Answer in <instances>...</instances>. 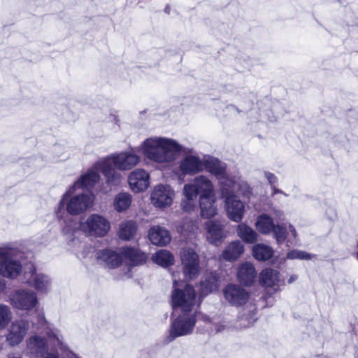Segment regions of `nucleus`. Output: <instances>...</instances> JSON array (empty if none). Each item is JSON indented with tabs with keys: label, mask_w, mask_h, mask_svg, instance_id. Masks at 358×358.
Listing matches in <instances>:
<instances>
[{
	"label": "nucleus",
	"mask_w": 358,
	"mask_h": 358,
	"mask_svg": "<svg viewBox=\"0 0 358 358\" xmlns=\"http://www.w3.org/2000/svg\"><path fill=\"white\" fill-rule=\"evenodd\" d=\"M228 188L230 194H235L238 192L243 196L248 197L252 193V189L250 185L244 180H243L238 174H233L227 182Z\"/></svg>",
	"instance_id": "393cba45"
},
{
	"label": "nucleus",
	"mask_w": 358,
	"mask_h": 358,
	"mask_svg": "<svg viewBox=\"0 0 358 358\" xmlns=\"http://www.w3.org/2000/svg\"><path fill=\"white\" fill-rule=\"evenodd\" d=\"M17 250L10 246L0 248V275L8 279H15L21 273L22 265L15 257Z\"/></svg>",
	"instance_id": "9d476101"
},
{
	"label": "nucleus",
	"mask_w": 358,
	"mask_h": 358,
	"mask_svg": "<svg viewBox=\"0 0 358 358\" xmlns=\"http://www.w3.org/2000/svg\"><path fill=\"white\" fill-rule=\"evenodd\" d=\"M275 226L273 219L267 214L259 215L255 222L257 230L265 235L272 233Z\"/></svg>",
	"instance_id": "7c9ffc66"
},
{
	"label": "nucleus",
	"mask_w": 358,
	"mask_h": 358,
	"mask_svg": "<svg viewBox=\"0 0 358 358\" xmlns=\"http://www.w3.org/2000/svg\"><path fill=\"white\" fill-rule=\"evenodd\" d=\"M236 231L238 236L246 243L253 244L258 241L257 233L245 223L239 224Z\"/></svg>",
	"instance_id": "2f4dec72"
},
{
	"label": "nucleus",
	"mask_w": 358,
	"mask_h": 358,
	"mask_svg": "<svg viewBox=\"0 0 358 358\" xmlns=\"http://www.w3.org/2000/svg\"><path fill=\"white\" fill-rule=\"evenodd\" d=\"M105 164L100 159L96 162L92 166L71 185L76 189H87L92 188L100 179L99 172H101L106 178V182L110 185H113V182L109 181L110 174L106 173Z\"/></svg>",
	"instance_id": "9b49d317"
},
{
	"label": "nucleus",
	"mask_w": 358,
	"mask_h": 358,
	"mask_svg": "<svg viewBox=\"0 0 358 358\" xmlns=\"http://www.w3.org/2000/svg\"><path fill=\"white\" fill-rule=\"evenodd\" d=\"M298 279V275H295V274H293L287 280V282L289 284H291L294 282H295L296 280Z\"/></svg>",
	"instance_id": "09e8293b"
},
{
	"label": "nucleus",
	"mask_w": 358,
	"mask_h": 358,
	"mask_svg": "<svg viewBox=\"0 0 358 358\" xmlns=\"http://www.w3.org/2000/svg\"><path fill=\"white\" fill-rule=\"evenodd\" d=\"M252 101H249V102L247 103V105H248V108H250L252 106Z\"/></svg>",
	"instance_id": "603ef678"
},
{
	"label": "nucleus",
	"mask_w": 358,
	"mask_h": 358,
	"mask_svg": "<svg viewBox=\"0 0 358 358\" xmlns=\"http://www.w3.org/2000/svg\"><path fill=\"white\" fill-rule=\"evenodd\" d=\"M224 299L232 306H240L246 303L249 293L241 286L228 285L223 290Z\"/></svg>",
	"instance_id": "aec40b11"
},
{
	"label": "nucleus",
	"mask_w": 358,
	"mask_h": 358,
	"mask_svg": "<svg viewBox=\"0 0 358 358\" xmlns=\"http://www.w3.org/2000/svg\"><path fill=\"white\" fill-rule=\"evenodd\" d=\"M128 183L134 192H144L150 185V175L143 169H136L128 176Z\"/></svg>",
	"instance_id": "412c9836"
},
{
	"label": "nucleus",
	"mask_w": 358,
	"mask_h": 358,
	"mask_svg": "<svg viewBox=\"0 0 358 358\" xmlns=\"http://www.w3.org/2000/svg\"><path fill=\"white\" fill-rule=\"evenodd\" d=\"M136 149L131 148L102 158L106 167L104 171L110 174L109 181L113 182L114 186L118 185L122 178L117 170L129 171L140 163L141 157L136 154Z\"/></svg>",
	"instance_id": "20e7f679"
},
{
	"label": "nucleus",
	"mask_w": 358,
	"mask_h": 358,
	"mask_svg": "<svg viewBox=\"0 0 358 358\" xmlns=\"http://www.w3.org/2000/svg\"><path fill=\"white\" fill-rule=\"evenodd\" d=\"M69 355H71V358H78L74 353L69 352Z\"/></svg>",
	"instance_id": "3c124183"
},
{
	"label": "nucleus",
	"mask_w": 358,
	"mask_h": 358,
	"mask_svg": "<svg viewBox=\"0 0 358 358\" xmlns=\"http://www.w3.org/2000/svg\"><path fill=\"white\" fill-rule=\"evenodd\" d=\"M152 261L162 266L169 267L174 264L173 255L166 250H160L155 252L152 257Z\"/></svg>",
	"instance_id": "72a5a7b5"
},
{
	"label": "nucleus",
	"mask_w": 358,
	"mask_h": 358,
	"mask_svg": "<svg viewBox=\"0 0 358 358\" xmlns=\"http://www.w3.org/2000/svg\"><path fill=\"white\" fill-rule=\"evenodd\" d=\"M257 312L255 308L244 310V313L239 316L236 323V328H248L252 325L257 319Z\"/></svg>",
	"instance_id": "473e14b6"
},
{
	"label": "nucleus",
	"mask_w": 358,
	"mask_h": 358,
	"mask_svg": "<svg viewBox=\"0 0 358 358\" xmlns=\"http://www.w3.org/2000/svg\"><path fill=\"white\" fill-rule=\"evenodd\" d=\"M26 345L27 352L36 356L57 348L65 350L68 358H71L69 352L73 353L66 349L61 331L55 327H48L44 336L37 333L31 335L26 341Z\"/></svg>",
	"instance_id": "7ed1b4c3"
},
{
	"label": "nucleus",
	"mask_w": 358,
	"mask_h": 358,
	"mask_svg": "<svg viewBox=\"0 0 358 358\" xmlns=\"http://www.w3.org/2000/svg\"><path fill=\"white\" fill-rule=\"evenodd\" d=\"M9 302L13 308L26 313L36 311L40 306L36 292L24 287L13 290L9 296Z\"/></svg>",
	"instance_id": "1a4fd4ad"
},
{
	"label": "nucleus",
	"mask_w": 358,
	"mask_h": 358,
	"mask_svg": "<svg viewBox=\"0 0 358 358\" xmlns=\"http://www.w3.org/2000/svg\"><path fill=\"white\" fill-rule=\"evenodd\" d=\"M110 229V221L98 213H92L87 217H81L76 228V231L80 230L86 236L96 238L104 237Z\"/></svg>",
	"instance_id": "0eeeda50"
},
{
	"label": "nucleus",
	"mask_w": 358,
	"mask_h": 358,
	"mask_svg": "<svg viewBox=\"0 0 358 358\" xmlns=\"http://www.w3.org/2000/svg\"><path fill=\"white\" fill-rule=\"evenodd\" d=\"M227 108L230 110H234V111H236L237 113H241L242 112L243 110H240L237 106H236L235 105H229L227 106Z\"/></svg>",
	"instance_id": "de8ad7c7"
},
{
	"label": "nucleus",
	"mask_w": 358,
	"mask_h": 358,
	"mask_svg": "<svg viewBox=\"0 0 358 358\" xmlns=\"http://www.w3.org/2000/svg\"><path fill=\"white\" fill-rule=\"evenodd\" d=\"M96 257L101 264L109 268L119 266L123 257L133 265L142 264L147 259L146 254L137 248L130 247L122 248L120 253L110 249L100 250L96 252Z\"/></svg>",
	"instance_id": "423d86ee"
},
{
	"label": "nucleus",
	"mask_w": 358,
	"mask_h": 358,
	"mask_svg": "<svg viewBox=\"0 0 358 358\" xmlns=\"http://www.w3.org/2000/svg\"><path fill=\"white\" fill-rule=\"evenodd\" d=\"M37 322L43 328L45 333L47 331L48 327H52L46 320L43 313L38 314Z\"/></svg>",
	"instance_id": "37998d69"
},
{
	"label": "nucleus",
	"mask_w": 358,
	"mask_h": 358,
	"mask_svg": "<svg viewBox=\"0 0 358 358\" xmlns=\"http://www.w3.org/2000/svg\"><path fill=\"white\" fill-rule=\"evenodd\" d=\"M315 257V255L299 250H292L287 252L286 258L289 259L310 260Z\"/></svg>",
	"instance_id": "58836bf2"
},
{
	"label": "nucleus",
	"mask_w": 358,
	"mask_h": 358,
	"mask_svg": "<svg viewBox=\"0 0 358 358\" xmlns=\"http://www.w3.org/2000/svg\"><path fill=\"white\" fill-rule=\"evenodd\" d=\"M273 237L278 244H282L287 242V246L295 243L297 233L293 225L287 226L285 224H276L273 232Z\"/></svg>",
	"instance_id": "5701e85b"
},
{
	"label": "nucleus",
	"mask_w": 358,
	"mask_h": 358,
	"mask_svg": "<svg viewBox=\"0 0 358 358\" xmlns=\"http://www.w3.org/2000/svg\"><path fill=\"white\" fill-rule=\"evenodd\" d=\"M148 236L152 244L160 246L166 245L171 239L169 231L158 225L149 230Z\"/></svg>",
	"instance_id": "cd10ccee"
},
{
	"label": "nucleus",
	"mask_w": 358,
	"mask_h": 358,
	"mask_svg": "<svg viewBox=\"0 0 358 358\" xmlns=\"http://www.w3.org/2000/svg\"><path fill=\"white\" fill-rule=\"evenodd\" d=\"M13 313L10 308L3 303H0V330L6 329L11 322Z\"/></svg>",
	"instance_id": "4c0bfd02"
},
{
	"label": "nucleus",
	"mask_w": 358,
	"mask_h": 358,
	"mask_svg": "<svg viewBox=\"0 0 358 358\" xmlns=\"http://www.w3.org/2000/svg\"><path fill=\"white\" fill-rule=\"evenodd\" d=\"M182 194L184 199L181 201V208L186 212H190L194 210L195 207V200L196 198L188 197L187 193L185 191V187H183Z\"/></svg>",
	"instance_id": "ea45409f"
},
{
	"label": "nucleus",
	"mask_w": 358,
	"mask_h": 358,
	"mask_svg": "<svg viewBox=\"0 0 358 358\" xmlns=\"http://www.w3.org/2000/svg\"><path fill=\"white\" fill-rule=\"evenodd\" d=\"M229 189L227 192L220 191L221 197L224 200V208L229 220L240 222L245 214V205L235 194H230Z\"/></svg>",
	"instance_id": "dca6fc26"
},
{
	"label": "nucleus",
	"mask_w": 358,
	"mask_h": 358,
	"mask_svg": "<svg viewBox=\"0 0 358 358\" xmlns=\"http://www.w3.org/2000/svg\"><path fill=\"white\" fill-rule=\"evenodd\" d=\"M175 198V191L169 185L159 184L153 188L150 200L154 206L158 208L169 207Z\"/></svg>",
	"instance_id": "6ab92c4d"
},
{
	"label": "nucleus",
	"mask_w": 358,
	"mask_h": 358,
	"mask_svg": "<svg viewBox=\"0 0 358 358\" xmlns=\"http://www.w3.org/2000/svg\"><path fill=\"white\" fill-rule=\"evenodd\" d=\"M204 169H206L208 173L213 175L218 180L220 192L223 191L224 192H227V189L229 187L227 182L229 181L233 174L229 173L227 171L226 164L214 157L205 155Z\"/></svg>",
	"instance_id": "ddd939ff"
},
{
	"label": "nucleus",
	"mask_w": 358,
	"mask_h": 358,
	"mask_svg": "<svg viewBox=\"0 0 358 358\" xmlns=\"http://www.w3.org/2000/svg\"><path fill=\"white\" fill-rule=\"evenodd\" d=\"M194 223L188 219L183 220L182 224L177 227V231L181 234L190 233L194 231Z\"/></svg>",
	"instance_id": "a19ab883"
},
{
	"label": "nucleus",
	"mask_w": 358,
	"mask_h": 358,
	"mask_svg": "<svg viewBox=\"0 0 358 358\" xmlns=\"http://www.w3.org/2000/svg\"><path fill=\"white\" fill-rule=\"evenodd\" d=\"M56 349L50 350L44 353L41 357L42 358H59L58 354L55 352Z\"/></svg>",
	"instance_id": "c03bdc74"
},
{
	"label": "nucleus",
	"mask_w": 358,
	"mask_h": 358,
	"mask_svg": "<svg viewBox=\"0 0 358 358\" xmlns=\"http://www.w3.org/2000/svg\"><path fill=\"white\" fill-rule=\"evenodd\" d=\"M136 231V225L133 221H124L120 224L118 236L124 241L131 239Z\"/></svg>",
	"instance_id": "c9c22d12"
},
{
	"label": "nucleus",
	"mask_w": 358,
	"mask_h": 358,
	"mask_svg": "<svg viewBox=\"0 0 358 358\" xmlns=\"http://www.w3.org/2000/svg\"><path fill=\"white\" fill-rule=\"evenodd\" d=\"M182 149L176 140L160 136L148 138L136 148L145 158L160 164L173 162L176 151Z\"/></svg>",
	"instance_id": "f03ea898"
},
{
	"label": "nucleus",
	"mask_w": 358,
	"mask_h": 358,
	"mask_svg": "<svg viewBox=\"0 0 358 358\" xmlns=\"http://www.w3.org/2000/svg\"><path fill=\"white\" fill-rule=\"evenodd\" d=\"M200 302L192 285L173 278L171 292L173 313H197L196 308Z\"/></svg>",
	"instance_id": "39448f33"
},
{
	"label": "nucleus",
	"mask_w": 358,
	"mask_h": 358,
	"mask_svg": "<svg viewBox=\"0 0 358 358\" xmlns=\"http://www.w3.org/2000/svg\"><path fill=\"white\" fill-rule=\"evenodd\" d=\"M24 282L41 294H48L52 289L50 277L44 273L37 272L32 265L30 266L29 271L24 273Z\"/></svg>",
	"instance_id": "a211bd4d"
},
{
	"label": "nucleus",
	"mask_w": 358,
	"mask_h": 358,
	"mask_svg": "<svg viewBox=\"0 0 358 358\" xmlns=\"http://www.w3.org/2000/svg\"><path fill=\"white\" fill-rule=\"evenodd\" d=\"M181 150L176 153L182 152L185 155L179 161L175 173L180 178L185 176H194L204 170V157H200L192 148H186L181 145Z\"/></svg>",
	"instance_id": "6e6552de"
},
{
	"label": "nucleus",
	"mask_w": 358,
	"mask_h": 358,
	"mask_svg": "<svg viewBox=\"0 0 358 358\" xmlns=\"http://www.w3.org/2000/svg\"><path fill=\"white\" fill-rule=\"evenodd\" d=\"M29 329V323L24 319L15 320L10 323L6 334V341L10 347L20 345Z\"/></svg>",
	"instance_id": "f3484780"
},
{
	"label": "nucleus",
	"mask_w": 358,
	"mask_h": 358,
	"mask_svg": "<svg viewBox=\"0 0 358 358\" xmlns=\"http://www.w3.org/2000/svg\"><path fill=\"white\" fill-rule=\"evenodd\" d=\"M185 191L189 198L208 196L215 194V187L211 180L206 176L199 175L184 185Z\"/></svg>",
	"instance_id": "4468645a"
},
{
	"label": "nucleus",
	"mask_w": 358,
	"mask_h": 358,
	"mask_svg": "<svg viewBox=\"0 0 358 358\" xmlns=\"http://www.w3.org/2000/svg\"><path fill=\"white\" fill-rule=\"evenodd\" d=\"M271 190H272V192H271V196H273V197L275 194H283V195H285V196H287V194H285V192H283L282 190H280V189H278V188L276 187V185L271 186Z\"/></svg>",
	"instance_id": "a18cd8bd"
},
{
	"label": "nucleus",
	"mask_w": 358,
	"mask_h": 358,
	"mask_svg": "<svg viewBox=\"0 0 358 358\" xmlns=\"http://www.w3.org/2000/svg\"><path fill=\"white\" fill-rule=\"evenodd\" d=\"M264 176L266 179L268 183L271 186L277 185L278 183V178L275 174L271 172L265 171L264 172Z\"/></svg>",
	"instance_id": "79ce46f5"
},
{
	"label": "nucleus",
	"mask_w": 358,
	"mask_h": 358,
	"mask_svg": "<svg viewBox=\"0 0 358 358\" xmlns=\"http://www.w3.org/2000/svg\"><path fill=\"white\" fill-rule=\"evenodd\" d=\"M199 203L201 216L205 219H210L217 213L215 194L208 196H199Z\"/></svg>",
	"instance_id": "a878e982"
},
{
	"label": "nucleus",
	"mask_w": 358,
	"mask_h": 358,
	"mask_svg": "<svg viewBox=\"0 0 358 358\" xmlns=\"http://www.w3.org/2000/svg\"><path fill=\"white\" fill-rule=\"evenodd\" d=\"M77 189L70 186L63 194L55 208V215L62 224V232L72 236L78 227V221L73 216L85 213L94 204V196L87 194H74Z\"/></svg>",
	"instance_id": "f257e3e1"
},
{
	"label": "nucleus",
	"mask_w": 358,
	"mask_h": 358,
	"mask_svg": "<svg viewBox=\"0 0 358 358\" xmlns=\"http://www.w3.org/2000/svg\"><path fill=\"white\" fill-rule=\"evenodd\" d=\"M252 255L259 261H266L273 256V250L267 245L259 243L253 246Z\"/></svg>",
	"instance_id": "f704fd0d"
},
{
	"label": "nucleus",
	"mask_w": 358,
	"mask_h": 358,
	"mask_svg": "<svg viewBox=\"0 0 358 358\" xmlns=\"http://www.w3.org/2000/svg\"><path fill=\"white\" fill-rule=\"evenodd\" d=\"M244 252V245L239 241L231 242L225 247L222 253L223 259L234 262L238 259Z\"/></svg>",
	"instance_id": "c756f323"
},
{
	"label": "nucleus",
	"mask_w": 358,
	"mask_h": 358,
	"mask_svg": "<svg viewBox=\"0 0 358 358\" xmlns=\"http://www.w3.org/2000/svg\"><path fill=\"white\" fill-rule=\"evenodd\" d=\"M224 225L218 220H209L205 223L207 240L212 244L219 245L225 238L223 231Z\"/></svg>",
	"instance_id": "b1692460"
},
{
	"label": "nucleus",
	"mask_w": 358,
	"mask_h": 358,
	"mask_svg": "<svg viewBox=\"0 0 358 358\" xmlns=\"http://www.w3.org/2000/svg\"><path fill=\"white\" fill-rule=\"evenodd\" d=\"M177 318L173 322L168 337L171 342L175 338L186 336L193 331L196 324V313H174Z\"/></svg>",
	"instance_id": "f8f14e48"
},
{
	"label": "nucleus",
	"mask_w": 358,
	"mask_h": 358,
	"mask_svg": "<svg viewBox=\"0 0 358 358\" xmlns=\"http://www.w3.org/2000/svg\"><path fill=\"white\" fill-rule=\"evenodd\" d=\"M273 213L275 217L278 220H282L284 219V213L280 210L274 209Z\"/></svg>",
	"instance_id": "49530a36"
},
{
	"label": "nucleus",
	"mask_w": 358,
	"mask_h": 358,
	"mask_svg": "<svg viewBox=\"0 0 358 358\" xmlns=\"http://www.w3.org/2000/svg\"><path fill=\"white\" fill-rule=\"evenodd\" d=\"M259 282L266 289H271L274 292L279 291L280 287L285 285L280 272L272 268H266L260 273Z\"/></svg>",
	"instance_id": "4be33fe9"
},
{
	"label": "nucleus",
	"mask_w": 358,
	"mask_h": 358,
	"mask_svg": "<svg viewBox=\"0 0 358 358\" xmlns=\"http://www.w3.org/2000/svg\"><path fill=\"white\" fill-rule=\"evenodd\" d=\"M132 197L129 193L121 192L118 194L114 199V208L117 212H123L126 210L131 203Z\"/></svg>",
	"instance_id": "e433bc0d"
},
{
	"label": "nucleus",
	"mask_w": 358,
	"mask_h": 358,
	"mask_svg": "<svg viewBox=\"0 0 358 358\" xmlns=\"http://www.w3.org/2000/svg\"><path fill=\"white\" fill-rule=\"evenodd\" d=\"M182 272L185 278L192 280L200 273V261L199 255L191 248H183L180 253Z\"/></svg>",
	"instance_id": "2eb2a0df"
},
{
	"label": "nucleus",
	"mask_w": 358,
	"mask_h": 358,
	"mask_svg": "<svg viewBox=\"0 0 358 358\" xmlns=\"http://www.w3.org/2000/svg\"><path fill=\"white\" fill-rule=\"evenodd\" d=\"M239 282L245 286H250L257 277V272L253 264L245 262L239 265L237 271Z\"/></svg>",
	"instance_id": "bb28decb"
},
{
	"label": "nucleus",
	"mask_w": 358,
	"mask_h": 358,
	"mask_svg": "<svg viewBox=\"0 0 358 358\" xmlns=\"http://www.w3.org/2000/svg\"><path fill=\"white\" fill-rule=\"evenodd\" d=\"M5 288H6V282H5L4 280L0 279V293L3 292Z\"/></svg>",
	"instance_id": "8fccbe9b"
},
{
	"label": "nucleus",
	"mask_w": 358,
	"mask_h": 358,
	"mask_svg": "<svg viewBox=\"0 0 358 358\" xmlns=\"http://www.w3.org/2000/svg\"><path fill=\"white\" fill-rule=\"evenodd\" d=\"M218 287V278L215 274L210 273L206 275L200 282V296L199 300L201 301L202 298L217 290Z\"/></svg>",
	"instance_id": "c85d7f7f"
}]
</instances>
